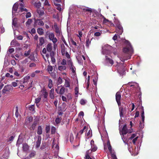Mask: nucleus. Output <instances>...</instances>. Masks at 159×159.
<instances>
[{
    "mask_svg": "<svg viewBox=\"0 0 159 159\" xmlns=\"http://www.w3.org/2000/svg\"><path fill=\"white\" fill-rule=\"evenodd\" d=\"M67 61L65 59H63L61 63V65L66 66V64Z\"/></svg>",
    "mask_w": 159,
    "mask_h": 159,
    "instance_id": "nucleus-44",
    "label": "nucleus"
},
{
    "mask_svg": "<svg viewBox=\"0 0 159 159\" xmlns=\"http://www.w3.org/2000/svg\"><path fill=\"white\" fill-rule=\"evenodd\" d=\"M67 69V67L66 66L61 65L59 66H58V70L62 71L66 70Z\"/></svg>",
    "mask_w": 159,
    "mask_h": 159,
    "instance_id": "nucleus-15",
    "label": "nucleus"
},
{
    "mask_svg": "<svg viewBox=\"0 0 159 159\" xmlns=\"http://www.w3.org/2000/svg\"><path fill=\"white\" fill-rule=\"evenodd\" d=\"M54 89H52L50 91V97L51 99L54 98Z\"/></svg>",
    "mask_w": 159,
    "mask_h": 159,
    "instance_id": "nucleus-26",
    "label": "nucleus"
},
{
    "mask_svg": "<svg viewBox=\"0 0 159 159\" xmlns=\"http://www.w3.org/2000/svg\"><path fill=\"white\" fill-rule=\"evenodd\" d=\"M61 51L62 55L63 56H64L65 55V47L64 45V44L62 43L61 45Z\"/></svg>",
    "mask_w": 159,
    "mask_h": 159,
    "instance_id": "nucleus-19",
    "label": "nucleus"
},
{
    "mask_svg": "<svg viewBox=\"0 0 159 159\" xmlns=\"http://www.w3.org/2000/svg\"><path fill=\"white\" fill-rule=\"evenodd\" d=\"M41 98L40 97H38V98H35V102L37 104L41 100Z\"/></svg>",
    "mask_w": 159,
    "mask_h": 159,
    "instance_id": "nucleus-43",
    "label": "nucleus"
},
{
    "mask_svg": "<svg viewBox=\"0 0 159 159\" xmlns=\"http://www.w3.org/2000/svg\"><path fill=\"white\" fill-rule=\"evenodd\" d=\"M121 133L123 135H125L127 133L128 129L127 128V126L126 124L123 126L122 129Z\"/></svg>",
    "mask_w": 159,
    "mask_h": 159,
    "instance_id": "nucleus-10",
    "label": "nucleus"
},
{
    "mask_svg": "<svg viewBox=\"0 0 159 159\" xmlns=\"http://www.w3.org/2000/svg\"><path fill=\"white\" fill-rule=\"evenodd\" d=\"M35 6L37 8H39L41 6V3L40 2L35 3Z\"/></svg>",
    "mask_w": 159,
    "mask_h": 159,
    "instance_id": "nucleus-52",
    "label": "nucleus"
},
{
    "mask_svg": "<svg viewBox=\"0 0 159 159\" xmlns=\"http://www.w3.org/2000/svg\"><path fill=\"white\" fill-rule=\"evenodd\" d=\"M54 27L55 29V32L57 34H58L59 35H60V30L59 29L58 27L57 26L56 23H54Z\"/></svg>",
    "mask_w": 159,
    "mask_h": 159,
    "instance_id": "nucleus-13",
    "label": "nucleus"
},
{
    "mask_svg": "<svg viewBox=\"0 0 159 159\" xmlns=\"http://www.w3.org/2000/svg\"><path fill=\"white\" fill-rule=\"evenodd\" d=\"M121 98V95L120 93L119 92H117L116 95V101L119 107L121 105V102H120Z\"/></svg>",
    "mask_w": 159,
    "mask_h": 159,
    "instance_id": "nucleus-6",
    "label": "nucleus"
},
{
    "mask_svg": "<svg viewBox=\"0 0 159 159\" xmlns=\"http://www.w3.org/2000/svg\"><path fill=\"white\" fill-rule=\"evenodd\" d=\"M101 33L99 32H97L94 34V35L97 37L101 35Z\"/></svg>",
    "mask_w": 159,
    "mask_h": 159,
    "instance_id": "nucleus-51",
    "label": "nucleus"
},
{
    "mask_svg": "<svg viewBox=\"0 0 159 159\" xmlns=\"http://www.w3.org/2000/svg\"><path fill=\"white\" fill-rule=\"evenodd\" d=\"M70 69L71 70V71L73 73H75L76 69L74 66L70 68Z\"/></svg>",
    "mask_w": 159,
    "mask_h": 159,
    "instance_id": "nucleus-49",
    "label": "nucleus"
},
{
    "mask_svg": "<svg viewBox=\"0 0 159 159\" xmlns=\"http://www.w3.org/2000/svg\"><path fill=\"white\" fill-rule=\"evenodd\" d=\"M123 32V30L122 29H116V33L119 35H121Z\"/></svg>",
    "mask_w": 159,
    "mask_h": 159,
    "instance_id": "nucleus-40",
    "label": "nucleus"
},
{
    "mask_svg": "<svg viewBox=\"0 0 159 159\" xmlns=\"http://www.w3.org/2000/svg\"><path fill=\"white\" fill-rule=\"evenodd\" d=\"M56 132V128L54 126H52L51 128V134H53L55 133Z\"/></svg>",
    "mask_w": 159,
    "mask_h": 159,
    "instance_id": "nucleus-41",
    "label": "nucleus"
},
{
    "mask_svg": "<svg viewBox=\"0 0 159 159\" xmlns=\"http://www.w3.org/2000/svg\"><path fill=\"white\" fill-rule=\"evenodd\" d=\"M41 92H42V95L43 96V98H46L48 97V93L46 89H43Z\"/></svg>",
    "mask_w": 159,
    "mask_h": 159,
    "instance_id": "nucleus-22",
    "label": "nucleus"
},
{
    "mask_svg": "<svg viewBox=\"0 0 159 159\" xmlns=\"http://www.w3.org/2000/svg\"><path fill=\"white\" fill-rule=\"evenodd\" d=\"M36 64L34 62L30 63L29 65V66L30 67H34L36 66Z\"/></svg>",
    "mask_w": 159,
    "mask_h": 159,
    "instance_id": "nucleus-58",
    "label": "nucleus"
},
{
    "mask_svg": "<svg viewBox=\"0 0 159 159\" xmlns=\"http://www.w3.org/2000/svg\"><path fill=\"white\" fill-rule=\"evenodd\" d=\"M20 12H22L23 11H25L26 12H27L28 10H27L25 8H24V7H20Z\"/></svg>",
    "mask_w": 159,
    "mask_h": 159,
    "instance_id": "nucleus-48",
    "label": "nucleus"
},
{
    "mask_svg": "<svg viewBox=\"0 0 159 159\" xmlns=\"http://www.w3.org/2000/svg\"><path fill=\"white\" fill-rule=\"evenodd\" d=\"M13 88L11 85H7L5 86L2 90V93L4 94H7L10 90L12 89Z\"/></svg>",
    "mask_w": 159,
    "mask_h": 159,
    "instance_id": "nucleus-1",
    "label": "nucleus"
},
{
    "mask_svg": "<svg viewBox=\"0 0 159 159\" xmlns=\"http://www.w3.org/2000/svg\"><path fill=\"white\" fill-rule=\"evenodd\" d=\"M78 33H79V35H77V36L79 37L80 39V40L82 36L83 33H82V32H81V31H78Z\"/></svg>",
    "mask_w": 159,
    "mask_h": 159,
    "instance_id": "nucleus-50",
    "label": "nucleus"
},
{
    "mask_svg": "<svg viewBox=\"0 0 159 159\" xmlns=\"http://www.w3.org/2000/svg\"><path fill=\"white\" fill-rule=\"evenodd\" d=\"M23 149L25 152L27 151L29 149V146L26 143H24L23 144Z\"/></svg>",
    "mask_w": 159,
    "mask_h": 159,
    "instance_id": "nucleus-17",
    "label": "nucleus"
},
{
    "mask_svg": "<svg viewBox=\"0 0 159 159\" xmlns=\"http://www.w3.org/2000/svg\"><path fill=\"white\" fill-rule=\"evenodd\" d=\"M36 155V152L35 151H32L29 155V157L30 158L34 157Z\"/></svg>",
    "mask_w": 159,
    "mask_h": 159,
    "instance_id": "nucleus-33",
    "label": "nucleus"
},
{
    "mask_svg": "<svg viewBox=\"0 0 159 159\" xmlns=\"http://www.w3.org/2000/svg\"><path fill=\"white\" fill-rule=\"evenodd\" d=\"M30 51L29 50L27 52H25L24 53V55L25 57L28 56L30 54Z\"/></svg>",
    "mask_w": 159,
    "mask_h": 159,
    "instance_id": "nucleus-53",
    "label": "nucleus"
},
{
    "mask_svg": "<svg viewBox=\"0 0 159 159\" xmlns=\"http://www.w3.org/2000/svg\"><path fill=\"white\" fill-rule=\"evenodd\" d=\"M65 85L66 87H69L70 86L69 82L67 80H65Z\"/></svg>",
    "mask_w": 159,
    "mask_h": 159,
    "instance_id": "nucleus-36",
    "label": "nucleus"
},
{
    "mask_svg": "<svg viewBox=\"0 0 159 159\" xmlns=\"http://www.w3.org/2000/svg\"><path fill=\"white\" fill-rule=\"evenodd\" d=\"M63 82L62 79L60 77H59L57 80V85L60 84Z\"/></svg>",
    "mask_w": 159,
    "mask_h": 159,
    "instance_id": "nucleus-31",
    "label": "nucleus"
},
{
    "mask_svg": "<svg viewBox=\"0 0 159 159\" xmlns=\"http://www.w3.org/2000/svg\"><path fill=\"white\" fill-rule=\"evenodd\" d=\"M136 136V134H133L129 138L130 139H132L134 138H135Z\"/></svg>",
    "mask_w": 159,
    "mask_h": 159,
    "instance_id": "nucleus-62",
    "label": "nucleus"
},
{
    "mask_svg": "<svg viewBox=\"0 0 159 159\" xmlns=\"http://www.w3.org/2000/svg\"><path fill=\"white\" fill-rule=\"evenodd\" d=\"M130 56H128V57H126V58H120V60H121L122 61H124L125 60H127L128 59H130Z\"/></svg>",
    "mask_w": 159,
    "mask_h": 159,
    "instance_id": "nucleus-54",
    "label": "nucleus"
},
{
    "mask_svg": "<svg viewBox=\"0 0 159 159\" xmlns=\"http://www.w3.org/2000/svg\"><path fill=\"white\" fill-rule=\"evenodd\" d=\"M34 24L36 25H38L39 26H43L44 25L43 21L41 19H38L35 20Z\"/></svg>",
    "mask_w": 159,
    "mask_h": 159,
    "instance_id": "nucleus-9",
    "label": "nucleus"
},
{
    "mask_svg": "<svg viewBox=\"0 0 159 159\" xmlns=\"http://www.w3.org/2000/svg\"><path fill=\"white\" fill-rule=\"evenodd\" d=\"M80 8L82 12H86L87 14L88 13L91 14L93 11L91 8L85 6H82L80 7Z\"/></svg>",
    "mask_w": 159,
    "mask_h": 159,
    "instance_id": "nucleus-2",
    "label": "nucleus"
},
{
    "mask_svg": "<svg viewBox=\"0 0 159 159\" xmlns=\"http://www.w3.org/2000/svg\"><path fill=\"white\" fill-rule=\"evenodd\" d=\"M138 138V137H137L133 139L132 142L134 144H135L136 142L137 141Z\"/></svg>",
    "mask_w": 159,
    "mask_h": 159,
    "instance_id": "nucleus-60",
    "label": "nucleus"
},
{
    "mask_svg": "<svg viewBox=\"0 0 159 159\" xmlns=\"http://www.w3.org/2000/svg\"><path fill=\"white\" fill-rule=\"evenodd\" d=\"M91 41L89 40V39L88 38H86V46L88 48H89V44L91 43Z\"/></svg>",
    "mask_w": 159,
    "mask_h": 159,
    "instance_id": "nucleus-30",
    "label": "nucleus"
},
{
    "mask_svg": "<svg viewBox=\"0 0 159 159\" xmlns=\"http://www.w3.org/2000/svg\"><path fill=\"white\" fill-rule=\"evenodd\" d=\"M116 26L117 27V29L123 30L122 27L121 25H120V24L118 23L117 24H116Z\"/></svg>",
    "mask_w": 159,
    "mask_h": 159,
    "instance_id": "nucleus-46",
    "label": "nucleus"
},
{
    "mask_svg": "<svg viewBox=\"0 0 159 159\" xmlns=\"http://www.w3.org/2000/svg\"><path fill=\"white\" fill-rule=\"evenodd\" d=\"M120 115V117L123 116V108L122 107H120L119 108Z\"/></svg>",
    "mask_w": 159,
    "mask_h": 159,
    "instance_id": "nucleus-34",
    "label": "nucleus"
},
{
    "mask_svg": "<svg viewBox=\"0 0 159 159\" xmlns=\"http://www.w3.org/2000/svg\"><path fill=\"white\" fill-rule=\"evenodd\" d=\"M55 53L54 52H51L50 53V56L51 58V61L54 64L56 60L54 58Z\"/></svg>",
    "mask_w": 159,
    "mask_h": 159,
    "instance_id": "nucleus-11",
    "label": "nucleus"
},
{
    "mask_svg": "<svg viewBox=\"0 0 159 159\" xmlns=\"http://www.w3.org/2000/svg\"><path fill=\"white\" fill-rule=\"evenodd\" d=\"M53 86V83L52 80L50 79H48V87L50 89L52 88Z\"/></svg>",
    "mask_w": 159,
    "mask_h": 159,
    "instance_id": "nucleus-24",
    "label": "nucleus"
},
{
    "mask_svg": "<svg viewBox=\"0 0 159 159\" xmlns=\"http://www.w3.org/2000/svg\"><path fill=\"white\" fill-rule=\"evenodd\" d=\"M86 129V126H84V127L83 129H81V130H80V131H79V132L77 133V136L79 135H80L82 134L83 133L84 130Z\"/></svg>",
    "mask_w": 159,
    "mask_h": 159,
    "instance_id": "nucleus-35",
    "label": "nucleus"
},
{
    "mask_svg": "<svg viewBox=\"0 0 159 159\" xmlns=\"http://www.w3.org/2000/svg\"><path fill=\"white\" fill-rule=\"evenodd\" d=\"M50 129V127L49 126H46V133H49Z\"/></svg>",
    "mask_w": 159,
    "mask_h": 159,
    "instance_id": "nucleus-47",
    "label": "nucleus"
},
{
    "mask_svg": "<svg viewBox=\"0 0 159 159\" xmlns=\"http://www.w3.org/2000/svg\"><path fill=\"white\" fill-rule=\"evenodd\" d=\"M33 120V118L32 116H28L26 120V123H25V125L27 126H28V123L27 122L28 121L29 122V123L32 122Z\"/></svg>",
    "mask_w": 159,
    "mask_h": 159,
    "instance_id": "nucleus-16",
    "label": "nucleus"
},
{
    "mask_svg": "<svg viewBox=\"0 0 159 159\" xmlns=\"http://www.w3.org/2000/svg\"><path fill=\"white\" fill-rule=\"evenodd\" d=\"M38 123V120H34L31 126H30L29 125H28L27 126V127L30 130H34L36 126Z\"/></svg>",
    "mask_w": 159,
    "mask_h": 159,
    "instance_id": "nucleus-7",
    "label": "nucleus"
},
{
    "mask_svg": "<svg viewBox=\"0 0 159 159\" xmlns=\"http://www.w3.org/2000/svg\"><path fill=\"white\" fill-rule=\"evenodd\" d=\"M39 45L42 46L44 43V40L43 37H41L39 38Z\"/></svg>",
    "mask_w": 159,
    "mask_h": 159,
    "instance_id": "nucleus-25",
    "label": "nucleus"
},
{
    "mask_svg": "<svg viewBox=\"0 0 159 159\" xmlns=\"http://www.w3.org/2000/svg\"><path fill=\"white\" fill-rule=\"evenodd\" d=\"M48 37L50 40L52 41L55 46V44L57 42V40L56 38L55 37L54 34L53 33L49 34Z\"/></svg>",
    "mask_w": 159,
    "mask_h": 159,
    "instance_id": "nucleus-4",
    "label": "nucleus"
},
{
    "mask_svg": "<svg viewBox=\"0 0 159 159\" xmlns=\"http://www.w3.org/2000/svg\"><path fill=\"white\" fill-rule=\"evenodd\" d=\"M14 137L13 136H11L9 138L8 141L9 142L12 141L14 139Z\"/></svg>",
    "mask_w": 159,
    "mask_h": 159,
    "instance_id": "nucleus-61",
    "label": "nucleus"
},
{
    "mask_svg": "<svg viewBox=\"0 0 159 159\" xmlns=\"http://www.w3.org/2000/svg\"><path fill=\"white\" fill-rule=\"evenodd\" d=\"M18 107L17 106L16 107V112H15V115L16 117L17 118L18 116L19 115V113L18 112Z\"/></svg>",
    "mask_w": 159,
    "mask_h": 159,
    "instance_id": "nucleus-42",
    "label": "nucleus"
},
{
    "mask_svg": "<svg viewBox=\"0 0 159 159\" xmlns=\"http://www.w3.org/2000/svg\"><path fill=\"white\" fill-rule=\"evenodd\" d=\"M90 144L91 147V151L94 152L96 151L97 149V147L94 144V142L93 140H91Z\"/></svg>",
    "mask_w": 159,
    "mask_h": 159,
    "instance_id": "nucleus-8",
    "label": "nucleus"
},
{
    "mask_svg": "<svg viewBox=\"0 0 159 159\" xmlns=\"http://www.w3.org/2000/svg\"><path fill=\"white\" fill-rule=\"evenodd\" d=\"M75 94L77 95L79 91V89L78 87H76L75 89Z\"/></svg>",
    "mask_w": 159,
    "mask_h": 159,
    "instance_id": "nucleus-45",
    "label": "nucleus"
},
{
    "mask_svg": "<svg viewBox=\"0 0 159 159\" xmlns=\"http://www.w3.org/2000/svg\"><path fill=\"white\" fill-rule=\"evenodd\" d=\"M80 103L81 105H84L86 103L85 101L83 99H82L80 101Z\"/></svg>",
    "mask_w": 159,
    "mask_h": 159,
    "instance_id": "nucleus-56",
    "label": "nucleus"
},
{
    "mask_svg": "<svg viewBox=\"0 0 159 159\" xmlns=\"http://www.w3.org/2000/svg\"><path fill=\"white\" fill-rule=\"evenodd\" d=\"M52 44L50 43L48 44L46 47V49L48 52H49L50 53L52 51Z\"/></svg>",
    "mask_w": 159,
    "mask_h": 159,
    "instance_id": "nucleus-14",
    "label": "nucleus"
},
{
    "mask_svg": "<svg viewBox=\"0 0 159 159\" xmlns=\"http://www.w3.org/2000/svg\"><path fill=\"white\" fill-rule=\"evenodd\" d=\"M28 108L30 111H32L33 113L35 112L34 105L30 106L28 107Z\"/></svg>",
    "mask_w": 159,
    "mask_h": 159,
    "instance_id": "nucleus-29",
    "label": "nucleus"
},
{
    "mask_svg": "<svg viewBox=\"0 0 159 159\" xmlns=\"http://www.w3.org/2000/svg\"><path fill=\"white\" fill-rule=\"evenodd\" d=\"M17 83L16 82H13L11 83V85L14 87H16L17 85Z\"/></svg>",
    "mask_w": 159,
    "mask_h": 159,
    "instance_id": "nucleus-63",
    "label": "nucleus"
},
{
    "mask_svg": "<svg viewBox=\"0 0 159 159\" xmlns=\"http://www.w3.org/2000/svg\"><path fill=\"white\" fill-rule=\"evenodd\" d=\"M43 129L41 126H39L38 127L37 133L39 135H41L42 134Z\"/></svg>",
    "mask_w": 159,
    "mask_h": 159,
    "instance_id": "nucleus-23",
    "label": "nucleus"
},
{
    "mask_svg": "<svg viewBox=\"0 0 159 159\" xmlns=\"http://www.w3.org/2000/svg\"><path fill=\"white\" fill-rule=\"evenodd\" d=\"M37 32L40 35H42L44 34L43 30L42 28H38Z\"/></svg>",
    "mask_w": 159,
    "mask_h": 159,
    "instance_id": "nucleus-27",
    "label": "nucleus"
},
{
    "mask_svg": "<svg viewBox=\"0 0 159 159\" xmlns=\"http://www.w3.org/2000/svg\"><path fill=\"white\" fill-rule=\"evenodd\" d=\"M31 16V13L30 12H27L26 15L25 16L26 18H28L30 17Z\"/></svg>",
    "mask_w": 159,
    "mask_h": 159,
    "instance_id": "nucleus-55",
    "label": "nucleus"
},
{
    "mask_svg": "<svg viewBox=\"0 0 159 159\" xmlns=\"http://www.w3.org/2000/svg\"><path fill=\"white\" fill-rule=\"evenodd\" d=\"M41 136H39L38 137L37 140L36 142V148H38L40 147L41 143Z\"/></svg>",
    "mask_w": 159,
    "mask_h": 159,
    "instance_id": "nucleus-12",
    "label": "nucleus"
},
{
    "mask_svg": "<svg viewBox=\"0 0 159 159\" xmlns=\"http://www.w3.org/2000/svg\"><path fill=\"white\" fill-rule=\"evenodd\" d=\"M53 70V67L52 66L50 65H48V66L47 70L49 72L52 71Z\"/></svg>",
    "mask_w": 159,
    "mask_h": 159,
    "instance_id": "nucleus-37",
    "label": "nucleus"
},
{
    "mask_svg": "<svg viewBox=\"0 0 159 159\" xmlns=\"http://www.w3.org/2000/svg\"><path fill=\"white\" fill-rule=\"evenodd\" d=\"M62 119L61 117H57L55 120V122L57 124H59L61 121Z\"/></svg>",
    "mask_w": 159,
    "mask_h": 159,
    "instance_id": "nucleus-38",
    "label": "nucleus"
},
{
    "mask_svg": "<svg viewBox=\"0 0 159 159\" xmlns=\"http://www.w3.org/2000/svg\"><path fill=\"white\" fill-rule=\"evenodd\" d=\"M129 47L125 48L123 49V51L124 53L128 54L131 53L133 52V49L130 43H129Z\"/></svg>",
    "mask_w": 159,
    "mask_h": 159,
    "instance_id": "nucleus-3",
    "label": "nucleus"
},
{
    "mask_svg": "<svg viewBox=\"0 0 159 159\" xmlns=\"http://www.w3.org/2000/svg\"><path fill=\"white\" fill-rule=\"evenodd\" d=\"M33 21L32 19H28L27 21L25 23L26 26H28L30 25L32 23Z\"/></svg>",
    "mask_w": 159,
    "mask_h": 159,
    "instance_id": "nucleus-32",
    "label": "nucleus"
},
{
    "mask_svg": "<svg viewBox=\"0 0 159 159\" xmlns=\"http://www.w3.org/2000/svg\"><path fill=\"white\" fill-rule=\"evenodd\" d=\"M65 88L63 87L61 88L59 92V93L60 94H62L65 92Z\"/></svg>",
    "mask_w": 159,
    "mask_h": 159,
    "instance_id": "nucleus-39",
    "label": "nucleus"
},
{
    "mask_svg": "<svg viewBox=\"0 0 159 159\" xmlns=\"http://www.w3.org/2000/svg\"><path fill=\"white\" fill-rule=\"evenodd\" d=\"M6 76L7 77H10L11 78H12L13 76L12 75H10L9 73H7L6 74Z\"/></svg>",
    "mask_w": 159,
    "mask_h": 159,
    "instance_id": "nucleus-59",
    "label": "nucleus"
},
{
    "mask_svg": "<svg viewBox=\"0 0 159 159\" xmlns=\"http://www.w3.org/2000/svg\"><path fill=\"white\" fill-rule=\"evenodd\" d=\"M65 55L66 57L68 59H70V56L68 52H65Z\"/></svg>",
    "mask_w": 159,
    "mask_h": 159,
    "instance_id": "nucleus-57",
    "label": "nucleus"
},
{
    "mask_svg": "<svg viewBox=\"0 0 159 159\" xmlns=\"http://www.w3.org/2000/svg\"><path fill=\"white\" fill-rule=\"evenodd\" d=\"M128 84L131 87H133L134 88L139 87L138 84L136 82H130Z\"/></svg>",
    "mask_w": 159,
    "mask_h": 159,
    "instance_id": "nucleus-21",
    "label": "nucleus"
},
{
    "mask_svg": "<svg viewBox=\"0 0 159 159\" xmlns=\"http://www.w3.org/2000/svg\"><path fill=\"white\" fill-rule=\"evenodd\" d=\"M18 4L15 3L13 6L12 9V12H16L18 8Z\"/></svg>",
    "mask_w": 159,
    "mask_h": 159,
    "instance_id": "nucleus-20",
    "label": "nucleus"
},
{
    "mask_svg": "<svg viewBox=\"0 0 159 159\" xmlns=\"http://www.w3.org/2000/svg\"><path fill=\"white\" fill-rule=\"evenodd\" d=\"M117 71L121 75H122L125 71L124 67L122 64L117 67Z\"/></svg>",
    "mask_w": 159,
    "mask_h": 159,
    "instance_id": "nucleus-5",
    "label": "nucleus"
},
{
    "mask_svg": "<svg viewBox=\"0 0 159 159\" xmlns=\"http://www.w3.org/2000/svg\"><path fill=\"white\" fill-rule=\"evenodd\" d=\"M106 61L107 63H109L111 64V65H112L114 64V62L110 58L108 57L107 56H106Z\"/></svg>",
    "mask_w": 159,
    "mask_h": 159,
    "instance_id": "nucleus-18",
    "label": "nucleus"
},
{
    "mask_svg": "<svg viewBox=\"0 0 159 159\" xmlns=\"http://www.w3.org/2000/svg\"><path fill=\"white\" fill-rule=\"evenodd\" d=\"M111 156L112 157V159H117L116 155L114 154H112Z\"/></svg>",
    "mask_w": 159,
    "mask_h": 159,
    "instance_id": "nucleus-64",
    "label": "nucleus"
},
{
    "mask_svg": "<svg viewBox=\"0 0 159 159\" xmlns=\"http://www.w3.org/2000/svg\"><path fill=\"white\" fill-rule=\"evenodd\" d=\"M141 108L142 110V112L141 114V116L142 117V120L143 122H144L145 116L144 115V111L143 109V107H141Z\"/></svg>",
    "mask_w": 159,
    "mask_h": 159,
    "instance_id": "nucleus-28",
    "label": "nucleus"
}]
</instances>
